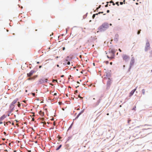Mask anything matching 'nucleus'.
<instances>
[{
  "label": "nucleus",
  "instance_id": "obj_13",
  "mask_svg": "<svg viewBox=\"0 0 152 152\" xmlns=\"http://www.w3.org/2000/svg\"><path fill=\"white\" fill-rule=\"evenodd\" d=\"M134 61L133 60H132L130 62V66H132L133 64Z\"/></svg>",
  "mask_w": 152,
  "mask_h": 152
},
{
  "label": "nucleus",
  "instance_id": "obj_32",
  "mask_svg": "<svg viewBox=\"0 0 152 152\" xmlns=\"http://www.w3.org/2000/svg\"><path fill=\"white\" fill-rule=\"evenodd\" d=\"M118 50L120 52L122 51L120 49H119Z\"/></svg>",
  "mask_w": 152,
  "mask_h": 152
},
{
  "label": "nucleus",
  "instance_id": "obj_53",
  "mask_svg": "<svg viewBox=\"0 0 152 152\" xmlns=\"http://www.w3.org/2000/svg\"><path fill=\"white\" fill-rule=\"evenodd\" d=\"M93 64L94 65V64H95L94 63H93Z\"/></svg>",
  "mask_w": 152,
  "mask_h": 152
},
{
  "label": "nucleus",
  "instance_id": "obj_42",
  "mask_svg": "<svg viewBox=\"0 0 152 152\" xmlns=\"http://www.w3.org/2000/svg\"><path fill=\"white\" fill-rule=\"evenodd\" d=\"M75 93H77V90L75 91Z\"/></svg>",
  "mask_w": 152,
  "mask_h": 152
},
{
  "label": "nucleus",
  "instance_id": "obj_43",
  "mask_svg": "<svg viewBox=\"0 0 152 152\" xmlns=\"http://www.w3.org/2000/svg\"><path fill=\"white\" fill-rule=\"evenodd\" d=\"M32 120L33 121H34V118H33L32 119Z\"/></svg>",
  "mask_w": 152,
  "mask_h": 152
},
{
  "label": "nucleus",
  "instance_id": "obj_18",
  "mask_svg": "<svg viewBox=\"0 0 152 152\" xmlns=\"http://www.w3.org/2000/svg\"><path fill=\"white\" fill-rule=\"evenodd\" d=\"M9 123H10V122H6V123L4 124V125L5 126L6 124L7 125H8V124Z\"/></svg>",
  "mask_w": 152,
  "mask_h": 152
},
{
  "label": "nucleus",
  "instance_id": "obj_36",
  "mask_svg": "<svg viewBox=\"0 0 152 152\" xmlns=\"http://www.w3.org/2000/svg\"><path fill=\"white\" fill-rule=\"evenodd\" d=\"M78 97H80V98H82V97H80V95H79V96H78Z\"/></svg>",
  "mask_w": 152,
  "mask_h": 152
},
{
  "label": "nucleus",
  "instance_id": "obj_6",
  "mask_svg": "<svg viewBox=\"0 0 152 152\" xmlns=\"http://www.w3.org/2000/svg\"><path fill=\"white\" fill-rule=\"evenodd\" d=\"M150 48V44L148 42H147L146 45V46L145 48V50L147 51Z\"/></svg>",
  "mask_w": 152,
  "mask_h": 152
},
{
  "label": "nucleus",
  "instance_id": "obj_60",
  "mask_svg": "<svg viewBox=\"0 0 152 152\" xmlns=\"http://www.w3.org/2000/svg\"><path fill=\"white\" fill-rule=\"evenodd\" d=\"M133 0L134 1H135V0Z\"/></svg>",
  "mask_w": 152,
  "mask_h": 152
},
{
  "label": "nucleus",
  "instance_id": "obj_7",
  "mask_svg": "<svg viewBox=\"0 0 152 152\" xmlns=\"http://www.w3.org/2000/svg\"><path fill=\"white\" fill-rule=\"evenodd\" d=\"M34 72V71L33 70H31L29 73L27 74V76L29 77H31Z\"/></svg>",
  "mask_w": 152,
  "mask_h": 152
},
{
  "label": "nucleus",
  "instance_id": "obj_11",
  "mask_svg": "<svg viewBox=\"0 0 152 152\" xmlns=\"http://www.w3.org/2000/svg\"><path fill=\"white\" fill-rule=\"evenodd\" d=\"M39 114L41 116H43L44 115V113L43 112H42L41 110L39 111Z\"/></svg>",
  "mask_w": 152,
  "mask_h": 152
},
{
  "label": "nucleus",
  "instance_id": "obj_15",
  "mask_svg": "<svg viewBox=\"0 0 152 152\" xmlns=\"http://www.w3.org/2000/svg\"><path fill=\"white\" fill-rule=\"evenodd\" d=\"M18 107H20L21 106V104L20 103V102H18Z\"/></svg>",
  "mask_w": 152,
  "mask_h": 152
},
{
  "label": "nucleus",
  "instance_id": "obj_9",
  "mask_svg": "<svg viewBox=\"0 0 152 152\" xmlns=\"http://www.w3.org/2000/svg\"><path fill=\"white\" fill-rule=\"evenodd\" d=\"M6 117L5 115H2L1 117L0 118V121L4 119Z\"/></svg>",
  "mask_w": 152,
  "mask_h": 152
},
{
  "label": "nucleus",
  "instance_id": "obj_31",
  "mask_svg": "<svg viewBox=\"0 0 152 152\" xmlns=\"http://www.w3.org/2000/svg\"><path fill=\"white\" fill-rule=\"evenodd\" d=\"M64 76V75H61V77H63Z\"/></svg>",
  "mask_w": 152,
  "mask_h": 152
},
{
  "label": "nucleus",
  "instance_id": "obj_21",
  "mask_svg": "<svg viewBox=\"0 0 152 152\" xmlns=\"http://www.w3.org/2000/svg\"><path fill=\"white\" fill-rule=\"evenodd\" d=\"M32 94L33 96H35V94L34 93H32Z\"/></svg>",
  "mask_w": 152,
  "mask_h": 152
},
{
  "label": "nucleus",
  "instance_id": "obj_34",
  "mask_svg": "<svg viewBox=\"0 0 152 152\" xmlns=\"http://www.w3.org/2000/svg\"><path fill=\"white\" fill-rule=\"evenodd\" d=\"M113 4L114 6L115 5V4L113 2Z\"/></svg>",
  "mask_w": 152,
  "mask_h": 152
},
{
  "label": "nucleus",
  "instance_id": "obj_19",
  "mask_svg": "<svg viewBox=\"0 0 152 152\" xmlns=\"http://www.w3.org/2000/svg\"><path fill=\"white\" fill-rule=\"evenodd\" d=\"M96 15V14H94L93 15V16H92V18H94V17H95V15Z\"/></svg>",
  "mask_w": 152,
  "mask_h": 152
},
{
  "label": "nucleus",
  "instance_id": "obj_24",
  "mask_svg": "<svg viewBox=\"0 0 152 152\" xmlns=\"http://www.w3.org/2000/svg\"><path fill=\"white\" fill-rule=\"evenodd\" d=\"M120 4L121 5H122L123 4V2H120Z\"/></svg>",
  "mask_w": 152,
  "mask_h": 152
},
{
  "label": "nucleus",
  "instance_id": "obj_30",
  "mask_svg": "<svg viewBox=\"0 0 152 152\" xmlns=\"http://www.w3.org/2000/svg\"><path fill=\"white\" fill-rule=\"evenodd\" d=\"M65 50V48L64 47H63V50Z\"/></svg>",
  "mask_w": 152,
  "mask_h": 152
},
{
  "label": "nucleus",
  "instance_id": "obj_38",
  "mask_svg": "<svg viewBox=\"0 0 152 152\" xmlns=\"http://www.w3.org/2000/svg\"><path fill=\"white\" fill-rule=\"evenodd\" d=\"M110 65H112V62H110Z\"/></svg>",
  "mask_w": 152,
  "mask_h": 152
},
{
  "label": "nucleus",
  "instance_id": "obj_4",
  "mask_svg": "<svg viewBox=\"0 0 152 152\" xmlns=\"http://www.w3.org/2000/svg\"><path fill=\"white\" fill-rule=\"evenodd\" d=\"M122 57L123 60L126 61H128L130 58L129 56L126 54H123L122 56Z\"/></svg>",
  "mask_w": 152,
  "mask_h": 152
},
{
  "label": "nucleus",
  "instance_id": "obj_44",
  "mask_svg": "<svg viewBox=\"0 0 152 152\" xmlns=\"http://www.w3.org/2000/svg\"><path fill=\"white\" fill-rule=\"evenodd\" d=\"M2 122H0V124H2Z\"/></svg>",
  "mask_w": 152,
  "mask_h": 152
},
{
  "label": "nucleus",
  "instance_id": "obj_22",
  "mask_svg": "<svg viewBox=\"0 0 152 152\" xmlns=\"http://www.w3.org/2000/svg\"><path fill=\"white\" fill-rule=\"evenodd\" d=\"M56 81V82H57V80H53V82Z\"/></svg>",
  "mask_w": 152,
  "mask_h": 152
},
{
  "label": "nucleus",
  "instance_id": "obj_23",
  "mask_svg": "<svg viewBox=\"0 0 152 152\" xmlns=\"http://www.w3.org/2000/svg\"><path fill=\"white\" fill-rule=\"evenodd\" d=\"M70 62L69 61H68V62L67 63V64L68 65H69L70 64Z\"/></svg>",
  "mask_w": 152,
  "mask_h": 152
},
{
  "label": "nucleus",
  "instance_id": "obj_10",
  "mask_svg": "<svg viewBox=\"0 0 152 152\" xmlns=\"http://www.w3.org/2000/svg\"><path fill=\"white\" fill-rule=\"evenodd\" d=\"M37 77V76H34V77H31V78H28V79H27V80H32L34 79L35 78Z\"/></svg>",
  "mask_w": 152,
  "mask_h": 152
},
{
  "label": "nucleus",
  "instance_id": "obj_59",
  "mask_svg": "<svg viewBox=\"0 0 152 152\" xmlns=\"http://www.w3.org/2000/svg\"><path fill=\"white\" fill-rule=\"evenodd\" d=\"M102 152H104L103 151H102Z\"/></svg>",
  "mask_w": 152,
  "mask_h": 152
},
{
  "label": "nucleus",
  "instance_id": "obj_28",
  "mask_svg": "<svg viewBox=\"0 0 152 152\" xmlns=\"http://www.w3.org/2000/svg\"><path fill=\"white\" fill-rule=\"evenodd\" d=\"M57 95V94L56 93H55L54 94H53V95L54 96H55V95Z\"/></svg>",
  "mask_w": 152,
  "mask_h": 152
},
{
  "label": "nucleus",
  "instance_id": "obj_57",
  "mask_svg": "<svg viewBox=\"0 0 152 152\" xmlns=\"http://www.w3.org/2000/svg\"><path fill=\"white\" fill-rule=\"evenodd\" d=\"M34 116V115H33V116Z\"/></svg>",
  "mask_w": 152,
  "mask_h": 152
},
{
  "label": "nucleus",
  "instance_id": "obj_27",
  "mask_svg": "<svg viewBox=\"0 0 152 152\" xmlns=\"http://www.w3.org/2000/svg\"><path fill=\"white\" fill-rule=\"evenodd\" d=\"M108 4H107L106 5H105V7H108Z\"/></svg>",
  "mask_w": 152,
  "mask_h": 152
},
{
  "label": "nucleus",
  "instance_id": "obj_37",
  "mask_svg": "<svg viewBox=\"0 0 152 152\" xmlns=\"http://www.w3.org/2000/svg\"><path fill=\"white\" fill-rule=\"evenodd\" d=\"M81 113H79V114L78 115H77V116H78V115H80V114H81Z\"/></svg>",
  "mask_w": 152,
  "mask_h": 152
},
{
  "label": "nucleus",
  "instance_id": "obj_5",
  "mask_svg": "<svg viewBox=\"0 0 152 152\" xmlns=\"http://www.w3.org/2000/svg\"><path fill=\"white\" fill-rule=\"evenodd\" d=\"M18 100V99H16L13 101V102L11 103L10 107L13 108L14 107V104L16 103Z\"/></svg>",
  "mask_w": 152,
  "mask_h": 152
},
{
  "label": "nucleus",
  "instance_id": "obj_16",
  "mask_svg": "<svg viewBox=\"0 0 152 152\" xmlns=\"http://www.w3.org/2000/svg\"><path fill=\"white\" fill-rule=\"evenodd\" d=\"M103 13V12H98V13H96V15H98V14H100V13Z\"/></svg>",
  "mask_w": 152,
  "mask_h": 152
},
{
  "label": "nucleus",
  "instance_id": "obj_1",
  "mask_svg": "<svg viewBox=\"0 0 152 152\" xmlns=\"http://www.w3.org/2000/svg\"><path fill=\"white\" fill-rule=\"evenodd\" d=\"M111 74L110 73H107L106 77L104 78L107 80V89H109L112 83V79L111 78Z\"/></svg>",
  "mask_w": 152,
  "mask_h": 152
},
{
  "label": "nucleus",
  "instance_id": "obj_20",
  "mask_svg": "<svg viewBox=\"0 0 152 152\" xmlns=\"http://www.w3.org/2000/svg\"><path fill=\"white\" fill-rule=\"evenodd\" d=\"M115 4H117L118 5V6L119 5V4H118V2H116Z\"/></svg>",
  "mask_w": 152,
  "mask_h": 152
},
{
  "label": "nucleus",
  "instance_id": "obj_52",
  "mask_svg": "<svg viewBox=\"0 0 152 152\" xmlns=\"http://www.w3.org/2000/svg\"><path fill=\"white\" fill-rule=\"evenodd\" d=\"M124 2L125 1V0H124Z\"/></svg>",
  "mask_w": 152,
  "mask_h": 152
},
{
  "label": "nucleus",
  "instance_id": "obj_25",
  "mask_svg": "<svg viewBox=\"0 0 152 152\" xmlns=\"http://www.w3.org/2000/svg\"><path fill=\"white\" fill-rule=\"evenodd\" d=\"M131 121V120H128V123H129H129H130V121Z\"/></svg>",
  "mask_w": 152,
  "mask_h": 152
},
{
  "label": "nucleus",
  "instance_id": "obj_45",
  "mask_svg": "<svg viewBox=\"0 0 152 152\" xmlns=\"http://www.w3.org/2000/svg\"><path fill=\"white\" fill-rule=\"evenodd\" d=\"M110 26H111L112 25V24L110 23Z\"/></svg>",
  "mask_w": 152,
  "mask_h": 152
},
{
  "label": "nucleus",
  "instance_id": "obj_35",
  "mask_svg": "<svg viewBox=\"0 0 152 152\" xmlns=\"http://www.w3.org/2000/svg\"><path fill=\"white\" fill-rule=\"evenodd\" d=\"M41 67H42V66H39V68H41Z\"/></svg>",
  "mask_w": 152,
  "mask_h": 152
},
{
  "label": "nucleus",
  "instance_id": "obj_41",
  "mask_svg": "<svg viewBox=\"0 0 152 152\" xmlns=\"http://www.w3.org/2000/svg\"><path fill=\"white\" fill-rule=\"evenodd\" d=\"M57 67H59V65L58 64H57Z\"/></svg>",
  "mask_w": 152,
  "mask_h": 152
},
{
  "label": "nucleus",
  "instance_id": "obj_47",
  "mask_svg": "<svg viewBox=\"0 0 152 152\" xmlns=\"http://www.w3.org/2000/svg\"><path fill=\"white\" fill-rule=\"evenodd\" d=\"M23 102H24L25 103H26V101H23Z\"/></svg>",
  "mask_w": 152,
  "mask_h": 152
},
{
  "label": "nucleus",
  "instance_id": "obj_51",
  "mask_svg": "<svg viewBox=\"0 0 152 152\" xmlns=\"http://www.w3.org/2000/svg\"><path fill=\"white\" fill-rule=\"evenodd\" d=\"M61 102H59V104H61Z\"/></svg>",
  "mask_w": 152,
  "mask_h": 152
},
{
  "label": "nucleus",
  "instance_id": "obj_33",
  "mask_svg": "<svg viewBox=\"0 0 152 152\" xmlns=\"http://www.w3.org/2000/svg\"><path fill=\"white\" fill-rule=\"evenodd\" d=\"M106 64H108V61H106Z\"/></svg>",
  "mask_w": 152,
  "mask_h": 152
},
{
  "label": "nucleus",
  "instance_id": "obj_50",
  "mask_svg": "<svg viewBox=\"0 0 152 152\" xmlns=\"http://www.w3.org/2000/svg\"><path fill=\"white\" fill-rule=\"evenodd\" d=\"M99 102H100V101H98V104H99Z\"/></svg>",
  "mask_w": 152,
  "mask_h": 152
},
{
  "label": "nucleus",
  "instance_id": "obj_58",
  "mask_svg": "<svg viewBox=\"0 0 152 152\" xmlns=\"http://www.w3.org/2000/svg\"><path fill=\"white\" fill-rule=\"evenodd\" d=\"M5 151H7V150H5Z\"/></svg>",
  "mask_w": 152,
  "mask_h": 152
},
{
  "label": "nucleus",
  "instance_id": "obj_46",
  "mask_svg": "<svg viewBox=\"0 0 152 152\" xmlns=\"http://www.w3.org/2000/svg\"><path fill=\"white\" fill-rule=\"evenodd\" d=\"M39 62H38H38H37V64H39Z\"/></svg>",
  "mask_w": 152,
  "mask_h": 152
},
{
  "label": "nucleus",
  "instance_id": "obj_17",
  "mask_svg": "<svg viewBox=\"0 0 152 152\" xmlns=\"http://www.w3.org/2000/svg\"><path fill=\"white\" fill-rule=\"evenodd\" d=\"M141 31V30H139L138 31V32H137V34H139L140 33Z\"/></svg>",
  "mask_w": 152,
  "mask_h": 152
},
{
  "label": "nucleus",
  "instance_id": "obj_56",
  "mask_svg": "<svg viewBox=\"0 0 152 152\" xmlns=\"http://www.w3.org/2000/svg\"><path fill=\"white\" fill-rule=\"evenodd\" d=\"M104 15H105V14H103Z\"/></svg>",
  "mask_w": 152,
  "mask_h": 152
},
{
  "label": "nucleus",
  "instance_id": "obj_55",
  "mask_svg": "<svg viewBox=\"0 0 152 152\" xmlns=\"http://www.w3.org/2000/svg\"><path fill=\"white\" fill-rule=\"evenodd\" d=\"M121 105H120V107H121Z\"/></svg>",
  "mask_w": 152,
  "mask_h": 152
},
{
  "label": "nucleus",
  "instance_id": "obj_54",
  "mask_svg": "<svg viewBox=\"0 0 152 152\" xmlns=\"http://www.w3.org/2000/svg\"><path fill=\"white\" fill-rule=\"evenodd\" d=\"M118 53H117V55H118Z\"/></svg>",
  "mask_w": 152,
  "mask_h": 152
},
{
  "label": "nucleus",
  "instance_id": "obj_2",
  "mask_svg": "<svg viewBox=\"0 0 152 152\" xmlns=\"http://www.w3.org/2000/svg\"><path fill=\"white\" fill-rule=\"evenodd\" d=\"M115 51L114 49L112 48L110 49L108 53H106L107 54V57L110 59L114 58L115 56Z\"/></svg>",
  "mask_w": 152,
  "mask_h": 152
},
{
  "label": "nucleus",
  "instance_id": "obj_12",
  "mask_svg": "<svg viewBox=\"0 0 152 152\" xmlns=\"http://www.w3.org/2000/svg\"><path fill=\"white\" fill-rule=\"evenodd\" d=\"M62 146L61 145H60L58 147H57L56 149V150L58 151L59 149Z\"/></svg>",
  "mask_w": 152,
  "mask_h": 152
},
{
  "label": "nucleus",
  "instance_id": "obj_48",
  "mask_svg": "<svg viewBox=\"0 0 152 152\" xmlns=\"http://www.w3.org/2000/svg\"><path fill=\"white\" fill-rule=\"evenodd\" d=\"M107 115H109V114L108 113H107Z\"/></svg>",
  "mask_w": 152,
  "mask_h": 152
},
{
  "label": "nucleus",
  "instance_id": "obj_29",
  "mask_svg": "<svg viewBox=\"0 0 152 152\" xmlns=\"http://www.w3.org/2000/svg\"><path fill=\"white\" fill-rule=\"evenodd\" d=\"M109 12H110V11L109 10H107V13H109Z\"/></svg>",
  "mask_w": 152,
  "mask_h": 152
},
{
  "label": "nucleus",
  "instance_id": "obj_26",
  "mask_svg": "<svg viewBox=\"0 0 152 152\" xmlns=\"http://www.w3.org/2000/svg\"><path fill=\"white\" fill-rule=\"evenodd\" d=\"M113 2L112 1H110V3H113Z\"/></svg>",
  "mask_w": 152,
  "mask_h": 152
},
{
  "label": "nucleus",
  "instance_id": "obj_14",
  "mask_svg": "<svg viewBox=\"0 0 152 152\" xmlns=\"http://www.w3.org/2000/svg\"><path fill=\"white\" fill-rule=\"evenodd\" d=\"M142 93L144 95L145 94V90L144 89H143L142 90Z\"/></svg>",
  "mask_w": 152,
  "mask_h": 152
},
{
  "label": "nucleus",
  "instance_id": "obj_3",
  "mask_svg": "<svg viewBox=\"0 0 152 152\" xmlns=\"http://www.w3.org/2000/svg\"><path fill=\"white\" fill-rule=\"evenodd\" d=\"M109 27V24L107 23H103L101 26H100L98 28V31L97 32L99 31L102 32L106 30V29Z\"/></svg>",
  "mask_w": 152,
  "mask_h": 152
},
{
  "label": "nucleus",
  "instance_id": "obj_8",
  "mask_svg": "<svg viewBox=\"0 0 152 152\" xmlns=\"http://www.w3.org/2000/svg\"><path fill=\"white\" fill-rule=\"evenodd\" d=\"M136 90V88L132 90L130 92V94H129V96L130 97L131 96L133 95V94H134V92Z\"/></svg>",
  "mask_w": 152,
  "mask_h": 152
},
{
  "label": "nucleus",
  "instance_id": "obj_49",
  "mask_svg": "<svg viewBox=\"0 0 152 152\" xmlns=\"http://www.w3.org/2000/svg\"><path fill=\"white\" fill-rule=\"evenodd\" d=\"M99 9V8L98 7H97V8H96V10H98V9Z\"/></svg>",
  "mask_w": 152,
  "mask_h": 152
},
{
  "label": "nucleus",
  "instance_id": "obj_40",
  "mask_svg": "<svg viewBox=\"0 0 152 152\" xmlns=\"http://www.w3.org/2000/svg\"><path fill=\"white\" fill-rule=\"evenodd\" d=\"M100 7H101V5H99V7H98V8H100Z\"/></svg>",
  "mask_w": 152,
  "mask_h": 152
},
{
  "label": "nucleus",
  "instance_id": "obj_39",
  "mask_svg": "<svg viewBox=\"0 0 152 152\" xmlns=\"http://www.w3.org/2000/svg\"><path fill=\"white\" fill-rule=\"evenodd\" d=\"M45 82H47V80H48L47 79H45Z\"/></svg>",
  "mask_w": 152,
  "mask_h": 152
}]
</instances>
